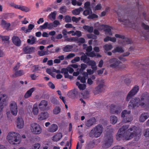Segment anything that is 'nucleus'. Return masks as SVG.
Instances as JSON below:
<instances>
[{
	"mask_svg": "<svg viewBox=\"0 0 149 149\" xmlns=\"http://www.w3.org/2000/svg\"><path fill=\"white\" fill-rule=\"evenodd\" d=\"M128 125H123L119 129L116 136V138L118 141L121 140H129L135 136L139 137L141 134V130L140 128L133 126L129 128Z\"/></svg>",
	"mask_w": 149,
	"mask_h": 149,
	"instance_id": "1",
	"label": "nucleus"
},
{
	"mask_svg": "<svg viewBox=\"0 0 149 149\" xmlns=\"http://www.w3.org/2000/svg\"><path fill=\"white\" fill-rule=\"evenodd\" d=\"M113 130L110 127H108L106 130L104 137V144L103 146L104 148H108L111 146L113 142Z\"/></svg>",
	"mask_w": 149,
	"mask_h": 149,
	"instance_id": "2",
	"label": "nucleus"
},
{
	"mask_svg": "<svg viewBox=\"0 0 149 149\" xmlns=\"http://www.w3.org/2000/svg\"><path fill=\"white\" fill-rule=\"evenodd\" d=\"M120 61L117 58H113L109 59L107 64V67L111 68L116 70H122L125 68L124 64H120Z\"/></svg>",
	"mask_w": 149,
	"mask_h": 149,
	"instance_id": "3",
	"label": "nucleus"
},
{
	"mask_svg": "<svg viewBox=\"0 0 149 149\" xmlns=\"http://www.w3.org/2000/svg\"><path fill=\"white\" fill-rule=\"evenodd\" d=\"M7 139L9 143L12 144H19L21 141L20 135L14 132L8 133L7 136Z\"/></svg>",
	"mask_w": 149,
	"mask_h": 149,
	"instance_id": "4",
	"label": "nucleus"
},
{
	"mask_svg": "<svg viewBox=\"0 0 149 149\" xmlns=\"http://www.w3.org/2000/svg\"><path fill=\"white\" fill-rule=\"evenodd\" d=\"M140 106L145 109L149 107V94L147 92L143 93L141 97Z\"/></svg>",
	"mask_w": 149,
	"mask_h": 149,
	"instance_id": "5",
	"label": "nucleus"
},
{
	"mask_svg": "<svg viewBox=\"0 0 149 149\" xmlns=\"http://www.w3.org/2000/svg\"><path fill=\"white\" fill-rule=\"evenodd\" d=\"M103 131L102 126L99 125L94 127L91 131L89 134L90 137L94 136L96 138L100 137Z\"/></svg>",
	"mask_w": 149,
	"mask_h": 149,
	"instance_id": "6",
	"label": "nucleus"
},
{
	"mask_svg": "<svg viewBox=\"0 0 149 149\" xmlns=\"http://www.w3.org/2000/svg\"><path fill=\"white\" fill-rule=\"evenodd\" d=\"M131 111L125 110L122 111L121 116L123 118L122 122L126 123L130 122L133 120V117L131 115Z\"/></svg>",
	"mask_w": 149,
	"mask_h": 149,
	"instance_id": "7",
	"label": "nucleus"
},
{
	"mask_svg": "<svg viewBox=\"0 0 149 149\" xmlns=\"http://www.w3.org/2000/svg\"><path fill=\"white\" fill-rule=\"evenodd\" d=\"M118 17V21L125 25H126L130 27H133V23L130 22L127 18H125L120 13H117Z\"/></svg>",
	"mask_w": 149,
	"mask_h": 149,
	"instance_id": "8",
	"label": "nucleus"
},
{
	"mask_svg": "<svg viewBox=\"0 0 149 149\" xmlns=\"http://www.w3.org/2000/svg\"><path fill=\"white\" fill-rule=\"evenodd\" d=\"M31 132L35 134H39L41 133L42 129L40 125L36 123L31 124L30 127Z\"/></svg>",
	"mask_w": 149,
	"mask_h": 149,
	"instance_id": "9",
	"label": "nucleus"
},
{
	"mask_svg": "<svg viewBox=\"0 0 149 149\" xmlns=\"http://www.w3.org/2000/svg\"><path fill=\"white\" fill-rule=\"evenodd\" d=\"M95 26L99 30H104L106 32H107L109 35L111 36L112 33L111 32V27L107 25H104L102 24H100L98 23L95 24Z\"/></svg>",
	"mask_w": 149,
	"mask_h": 149,
	"instance_id": "10",
	"label": "nucleus"
},
{
	"mask_svg": "<svg viewBox=\"0 0 149 149\" xmlns=\"http://www.w3.org/2000/svg\"><path fill=\"white\" fill-rule=\"evenodd\" d=\"M139 86L136 85L128 93L127 96L126 100L128 101L135 95L139 91Z\"/></svg>",
	"mask_w": 149,
	"mask_h": 149,
	"instance_id": "11",
	"label": "nucleus"
},
{
	"mask_svg": "<svg viewBox=\"0 0 149 149\" xmlns=\"http://www.w3.org/2000/svg\"><path fill=\"white\" fill-rule=\"evenodd\" d=\"M115 37L117 38H119L121 39V40H119L118 43L120 44H122L123 45L126 44H130L131 43L130 40L127 38H125L124 36L118 34H116Z\"/></svg>",
	"mask_w": 149,
	"mask_h": 149,
	"instance_id": "12",
	"label": "nucleus"
},
{
	"mask_svg": "<svg viewBox=\"0 0 149 149\" xmlns=\"http://www.w3.org/2000/svg\"><path fill=\"white\" fill-rule=\"evenodd\" d=\"M140 99L139 98L135 97L131 101L130 104L129 106L130 109L133 108L135 107L140 106Z\"/></svg>",
	"mask_w": 149,
	"mask_h": 149,
	"instance_id": "13",
	"label": "nucleus"
},
{
	"mask_svg": "<svg viewBox=\"0 0 149 149\" xmlns=\"http://www.w3.org/2000/svg\"><path fill=\"white\" fill-rule=\"evenodd\" d=\"M17 106L16 102H12L10 105V110L11 113L14 116L17 115Z\"/></svg>",
	"mask_w": 149,
	"mask_h": 149,
	"instance_id": "14",
	"label": "nucleus"
},
{
	"mask_svg": "<svg viewBox=\"0 0 149 149\" xmlns=\"http://www.w3.org/2000/svg\"><path fill=\"white\" fill-rule=\"evenodd\" d=\"M121 110V108L119 107L117 105L111 104L110 107V112L112 113H119Z\"/></svg>",
	"mask_w": 149,
	"mask_h": 149,
	"instance_id": "15",
	"label": "nucleus"
},
{
	"mask_svg": "<svg viewBox=\"0 0 149 149\" xmlns=\"http://www.w3.org/2000/svg\"><path fill=\"white\" fill-rule=\"evenodd\" d=\"M7 96L5 94L1 95V109L3 108L7 104Z\"/></svg>",
	"mask_w": 149,
	"mask_h": 149,
	"instance_id": "16",
	"label": "nucleus"
},
{
	"mask_svg": "<svg viewBox=\"0 0 149 149\" xmlns=\"http://www.w3.org/2000/svg\"><path fill=\"white\" fill-rule=\"evenodd\" d=\"M10 5L11 6L16 9L21 10L26 12L29 11L30 10L29 8L26 6L15 4L13 3H11Z\"/></svg>",
	"mask_w": 149,
	"mask_h": 149,
	"instance_id": "17",
	"label": "nucleus"
},
{
	"mask_svg": "<svg viewBox=\"0 0 149 149\" xmlns=\"http://www.w3.org/2000/svg\"><path fill=\"white\" fill-rule=\"evenodd\" d=\"M48 102L45 100H42L38 104L39 109L41 111H45L47 109Z\"/></svg>",
	"mask_w": 149,
	"mask_h": 149,
	"instance_id": "18",
	"label": "nucleus"
},
{
	"mask_svg": "<svg viewBox=\"0 0 149 149\" xmlns=\"http://www.w3.org/2000/svg\"><path fill=\"white\" fill-rule=\"evenodd\" d=\"M49 116V114L48 112L44 111L41 112L38 116L39 120H42L47 119Z\"/></svg>",
	"mask_w": 149,
	"mask_h": 149,
	"instance_id": "19",
	"label": "nucleus"
},
{
	"mask_svg": "<svg viewBox=\"0 0 149 149\" xmlns=\"http://www.w3.org/2000/svg\"><path fill=\"white\" fill-rule=\"evenodd\" d=\"M149 117V113L145 112L141 114L139 118V121L140 122H144Z\"/></svg>",
	"mask_w": 149,
	"mask_h": 149,
	"instance_id": "20",
	"label": "nucleus"
},
{
	"mask_svg": "<svg viewBox=\"0 0 149 149\" xmlns=\"http://www.w3.org/2000/svg\"><path fill=\"white\" fill-rule=\"evenodd\" d=\"M17 127L19 129L23 128L24 126V121L21 117L18 118L16 121Z\"/></svg>",
	"mask_w": 149,
	"mask_h": 149,
	"instance_id": "21",
	"label": "nucleus"
},
{
	"mask_svg": "<svg viewBox=\"0 0 149 149\" xmlns=\"http://www.w3.org/2000/svg\"><path fill=\"white\" fill-rule=\"evenodd\" d=\"M31 116L33 117V116H37L39 113V109L38 107V105L37 104H34L32 108V111H31Z\"/></svg>",
	"mask_w": 149,
	"mask_h": 149,
	"instance_id": "22",
	"label": "nucleus"
},
{
	"mask_svg": "<svg viewBox=\"0 0 149 149\" xmlns=\"http://www.w3.org/2000/svg\"><path fill=\"white\" fill-rule=\"evenodd\" d=\"M35 48L33 47H30L27 46L23 48L24 51L26 54H31L34 52L35 51Z\"/></svg>",
	"mask_w": 149,
	"mask_h": 149,
	"instance_id": "23",
	"label": "nucleus"
},
{
	"mask_svg": "<svg viewBox=\"0 0 149 149\" xmlns=\"http://www.w3.org/2000/svg\"><path fill=\"white\" fill-rule=\"evenodd\" d=\"M58 129V125L55 124H53L48 128V131L50 133H54Z\"/></svg>",
	"mask_w": 149,
	"mask_h": 149,
	"instance_id": "24",
	"label": "nucleus"
},
{
	"mask_svg": "<svg viewBox=\"0 0 149 149\" xmlns=\"http://www.w3.org/2000/svg\"><path fill=\"white\" fill-rule=\"evenodd\" d=\"M13 43L15 45L19 46L21 45V41L19 38L16 36H13L12 38Z\"/></svg>",
	"mask_w": 149,
	"mask_h": 149,
	"instance_id": "25",
	"label": "nucleus"
},
{
	"mask_svg": "<svg viewBox=\"0 0 149 149\" xmlns=\"http://www.w3.org/2000/svg\"><path fill=\"white\" fill-rule=\"evenodd\" d=\"M36 90V88L33 87L28 90L24 95V97L25 98H28L30 97L32 93Z\"/></svg>",
	"mask_w": 149,
	"mask_h": 149,
	"instance_id": "26",
	"label": "nucleus"
},
{
	"mask_svg": "<svg viewBox=\"0 0 149 149\" xmlns=\"http://www.w3.org/2000/svg\"><path fill=\"white\" fill-rule=\"evenodd\" d=\"M2 27L4 29L9 30L10 24L9 23L7 22L5 20H2L1 24Z\"/></svg>",
	"mask_w": 149,
	"mask_h": 149,
	"instance_id": "27",
	"label": "nucleus"
},
{
	"mask_svg": "<svg viewBox=\"0 0 149 149\" xmlns=\"http://www.w3.org/2000/svg\"><path fill=\"white\" fill-rule=\"evenodd\" d=\"M88 64L91 66L92 68L94 70H95L97 69L96 63L94 61L89 60L87 62Z\"/></svg>",
	"mask_w": 149,
	"mask_h": 149,
	"instance_id": "28",
	"label": "nucleus"
},
{
	"mask_svg": "<svg viewBox=\"0 0 149 149\" xmlns=\"http://www.w3.org/2000/svg\"><path fill=\"white\" fill-rule=\"evenodd\" d=\"M62 137V134L61 133H57L53 137V140L55 141H57L61 139Z\"/></svg>",
	"mask_w": 149,
	"mask_h": 149,
	"instance_id": "29",
	"label": "nucleus"
},
{
	"mask_svg": "<svg viewBox=\"0 0 149 149\" xmlns=\"http://www.w3.org/2000/svg\"><path fill=\"white\" fill-rule=\"evenodd\" d=\"M73 48L72 45H67L63 48V50L65 52H70L72 51Z\"/></svg>",
	"mask_w": 149,
	"mask_h": 149,
	"instance_id": "30",
	"label": "nucleus"
},
{
	"mask_svg": "<svg viewBox=\"0 0 149 149\" xmlns=\"http://www.w3.org/2000/svg\"><path fill=\"white\" fill-rule=\"evenodd\" d=\"M111 123L113 124H115L118 121L117 117L115 116H111L110 117Z\"/></svg>",
	"mask_w": 149,
	"mask_h": 149,
	"instance_id": "31",
	"label": "nucleus"
},
{
	"mask_svg": "<svg viewBox=\"0 0 149 149\" xmlns=\"http://www.w3.org/2000/svg\"><path fill=\"white\" fill-rule=\"evenodd\" d=\"M76 84L80 90H84L86 87V86L85 84H81L79 82H77Z\"/></svg>",
	"mask_w": 149,
	"mask_h": 149,
	"instance_id": "32",
	"label": "nucleus"
},
{
	"mask_svg": "<svg viewBox=\"0 0 149 149\" xmlns=\"http://www.w3.org/2000/svg\"><path fill=\"white\" fill-rule=\"evenodd\" d=\"M83 10V8H82L80 7L73 10L72 13L74 15H79L80 12Z\"/></svg>",
	"mask_w": 149,
	"mask_h": 149,
	"instance_id": "33",
	"label": "nucleus"
},
{
	"mask_svg": "<svg viewBox=\"0 0 149 149\" xmlns=\"http://www.w3.org/2000/svg\"><path fill=\"white\" fill-rule=\"evenodd\" d=\"M95 122V119L93 118L88 120L86 123V125L87 126L90 127L93 125Z\"/></svg>",
	"mask_w": 149,
	"mask_h": 149,
	"instance_id": "34",
	"label": "nucleus"
},
{
	"mask_svg": "<svg viewBox=\"0 0 149 149\" xmlns=\"http://www.w3.org/2000/svg\"><path fill=\"white\" fill-rule=\"evenodd\" d=\"M84 29L88 31V32H92L93 31V28L92 26H84L83 27Z\"/></svg>",
	"mask_w": 149,
	"mask_h": 149,
	"instance_id": "35",
	"label": "nucleus"
},
{
	"mask_svg": "<svg viewBox=\"0 0 149 149\" xmlns=\"http://www.w3.org/2000/svg\"><path fill=\"white\" fill-rule=\"evenodd\" d=\"M61 109L59 107H55L53 110V113L55 115L58 114L61 112Z\"/></svg>",
	"mask_w": 149,
	"mask_h": 149,
	"instance_id": "36",
	"label": "nucleus"
},
{
	"mask_svg": "<svg viewBox=\"0 0 149 149\" xmlns=\"http://www.w3.org/2000/svg\"><path fill=\"white\" fill-rule=\"evenodd\" d=\"M112 52L113 53H114L117 52L122 53L124 52V50L122 48L119 47H117L114 50H113Z\"/></svg>",
	"mask_w": 149,
	"mask_h": 149,
	"instance_id": "37",
	"label": "nucleus"
},
{
	"mask_svg": "<svg viewBox=\"0 0 149 149\" xmlns=\"http://www.w3.org/2000/svg\"><path fill=\"white\" fill-rule=\"evenodd\" d=\"M104 84H100L95 88V90L97 91V93L101 92L102 91V88L104 86Z\"/></svg>",
	"mask_w": 149,
	"mask_h": 149,
	"instance_id": "38",
	"label": "nucleus"
},
{
	"mask_svg": "<svg viewBox=\"0 0 149 149\" xmlns=\"http://www.w3.org/2000/svg\"><path fill=\"white\" fill-rule=\"evenodd\" d=\"M24 73L22 70L16 71L14 76L15 77L21 76L24 74Z\"/></svg>",
	"mask_w": 149,
	"mask_h": 149,
	"instance_id": "39",
	"label": "nucleus"
},
{
	"mask_svg": "<svg viewBox=\"0 0 149 149\" xmlns=\"http://www.w3.org/2000/svg\"><path fill=\"white\" fill-rule=\"evenodd\" d=\"M3 42L5 43H8L9 42V37L8 36H1Z\"/></svg>",
	"mask_w": 149,
	"mask_h": 149,
	"instance_id": "40",
	"label": "nucleus"
},
{
	"mask_svg": "<svg viewBox=\"0 0 149 149\" xmlns=\"http://www.w3.org/2000/svg\"><path fill=\"white\" fill-rule=\"evenodd\" d=\"M86 9V10L84 11L83 12V14L85 16H87L88 15H89L92 13V12L91 9Z\"/></svg>",
	"mask_w": 149,
	"mask_h": 149,
	"instance_id": "41",
	"label": "nucleus"
},
{
	"mask_svg": "<svg viewBox=\"0 0 149 149\" xmlns=\"http://www.w3.org/2000/svg\"><path fill=\"white\" fill-rule=\"evenodd\" d=\"M56 14V12L55 11L52 13L49 16V19L52 20L55 19Z\"/></svg>",
	"mask_w": 149,
	"mask_h": 149,
	"instance_id": "42",
	"label": "nucleus"
},
{
	"mask_svg": "<svg viewBox=\"0 0 149 149\" xmlns=\"http://www.w3.org/2000/svg\"><path fill=\"white\" fill-rule=\"evenodd\" d=\"M103 48L105 50L108 51L111 50L113 47L111 44H106L103 46Z\"/></svg>",
	"mask_w": 149,
	"mask_h": 149,
	"instance_id": "43",
	"label": "nucleus"
},
{
	"mask_svg": "<svg viewBox=\"0 0 149 149\" xmlns=\"http://www.w3.org/2000/svg\"><path fill=\"white\" fill-rule=\"evenodd\" d=\"M77 40V38L72 37L69 38H66L65 40V41L68 42H76Z\"/></svg>",
	"mask_w": 149,
	"mask_h": 149,
	"instance_id": "44",
	"label": "nucleus"
},
{
	"mask_svg": "<svg viewBox=\"0 0 149 149\" xmlns=\"http://www.w3.org/2000/svg\"><path fill=\"white\" fill-rule=\"evenodd\" d=\"M102 8V5L101 3H98L93 8V10L95 11L100 10Z\"/></svg>",
	"mask_w": 149,
	"mask_h": 149,
	"instance_id": "45",
	"label": "nucleus"
},
{
	"mask_svg": "<svg viewBox=\"0 0 149 149\" xmlns=\"http://www.w3.org/2000/svg\"><path fill=\"white\" fill-rule=\"evenodd\" d=\"M81 95H82L83 98L86 99L89 97V93L88 91H86L83 93H81Z\"/></svg>",
	"mask_w": 149,
	"mask_h": 149,
	"instance_id": "46",
	"label": "nucleus"
},
{
	"mask_svg": "<svg viewBox=\"0 0 149 149\" xmlns=\"http://www.w3.org/2000/svg\"><path fill=\"white\" fill-rule=\"evenodd\" d=\"M38 54L40 56H42L45 55H47L48 54V50L47 51H41L38 52Z\"/></svg>",
	"mask_w": 149,
	"mask_h": 149,
	"instance_id": "47",
	"label": "nucleus"
},
{
	"mask_svg": "<svg viewBox=\"0 0 149 149\" xmlns=\"http://www.w3.org/2000/svg\"><path fill=\"white\" fill-rule=\"evenodd\" d=\"M34 27V25L32 24H29L28 26V29L26 30L25 33H27L31 31L32 30Z\"/></svg>",
	"mask_w": 149,
	"mask_h": 149,
	"instance_id": "48",
	"label": "nucleus"
},
{
	"mask_svg": "<svg viewBox=\"0 0 149 149\" xmlns=\"http://www.w3.org/2000/svg\"><path fill=\"white\" fill-rule=\"evenodd\" d=\"M81 59L85 63H87L89 60V58H87L86 56L84 55L81 57Z\"/></svg>",
	"mask_w": 149,
	"mask_h": 149,
	"instance_id": "49",
	"label": "nucleus"
},
{
	"mask_svg": "<svg viewBox=\"0 0 149 149\" xmlns=\"http://www.w3.org/2000/svg\"><path fill=\"white\" fill-rule=\"evenodd\" d=\"M86 79L87 78L85 77H81L80 76H79L77 77V79L80 80L81 82L82 83L86 82Z\"/></svg>",
	"mask_w": 149,
	"mask_h": 149,
	"instance_id": "50",
	"label": "nucleus"
},
{
	"mask_svg": "<svg viewBox=\"0 0 149 149\" xmlns=\"http://www.w3.org/2000/svg\"><path fill=\"white\" fill-rule=\"evenodd\" d=\"M69 93L71 95L75 96L78 94V91L76 89H74L69 92Z\"/></svg>",
	"mask_w": 149,
	"mask_h": 149,
	"instance_id": "51",
	"label": "nucleus"
},
{
	"mask_svg": "<svg viewBox=\"0 0 149 149\" xmlns=\"http://www.w3.org/2000/svg\"><path fill=\"white\" fill-rule=\"evenodd\" d=\"M36 40V38L34 37L32 38L31 39H28L27 40V42L30 44H33L35 43Z\"/></svg>",
	"mask_w": 149,
	"mask_h": 149,
	"instance_id": "52",
	"label": "nucleus"
},
{
	"mask_svg": "<svg viewBox=\"0 0 149 149\" xmlns=\"http://www.w3.org/2000/svg\"><path fill=\"white\" fill-rule=\"evenodd\" d=\"M91 3L89 1H87L84 4V8L85 9H91Z\"/></svg>",
	"mask_w": 149,
	"mask_h": 149,
	"instance_id": "53",
	"label": "nucleus"
},
{
	"mask_svg": "<svg viewBox=\"0 0 149 149\" xmlns=\"http://www.w3.org/2000/svg\"><path fill=\"white\" fill-rule=\"evenodd\" d=\"M40 146L39 143H37L33 144L32 147V149H39Z\"/></svg>",
	"mask_w": 149,
	"mask_h": 149,
	"instance_id": "54",
	"label": "nucleus"
},
{
	"mask_svg": "<svg viewBox=\"0 0 149 149\" xmlns=\"http://www.w3.org/2000/svg\"><path fill=\"white\" fill-rule=\"evenodd\" d=\"M80 60V58L79 57L77 56L71 61V62L72 63H74L76 62H79Z\"/></svg>",
	"mask_w": 149,
	"mask_h": 149,
	"instance_id": "55",
	"label": "nucleus"
},
{
	"mask_svg": "<svg viewBox=\"0 0 149 149\" xmlns=\"http://www.w3.org/2000/svg\"><path fill=\"white\" fill-rule=\"evenodd\" d=\"M98 17V16L95 14H91L89 15L88 17V19H93L94 18H97Z\"/></svg>",
	"mask_w": 149,
	"mask_h": 149,
	"instance_id": "56",
	"label": "nucleus"
},
{
	"mask_svg": "<svg viewBox=\"0 0 149 149\" xmlns=\"http://www.w3.org/2000/svg\"><path fill=\"white\" fill-rule=\"evenodd\" d=\"M111 149H126V148L123 146L118 145L114 146Z\"/></svg>",
	"mask_w": 149,
	"mask_h": 149,
	"instance_id": "57",
	"label": "nucleus"
},
{
	"mask_svg": "<svg viewBox=\"0 0 149 149\" xmlns=\"http://www.w3.org/2000/svg\"><path fill=\"white\" fill-rule=\"evenodd\" d=\"M81 68L79 70V71H82L85 70L87 68V65L84 63H81Z\"/></svg>",
	"mask_w": 149,
	"mask_h": 149,
	"instance_id": "58",
	"label": "nucleus"
},
{
	"mask_svg": "<svg viewBox=\"0 0 149 149\" xmlns=\"http://www.w3.org/2000/svg\"><path fill=\"white\" fill-rule=\"evenodd\" d=\"M47 22H45L43 25L40 26V28L41 30H43L47 29Z\"/></svg>",
	"mask_w": 149,
	"mask_h": 149,
	"instance_id": "59",
	"label": "nucleus"
},
{
	"mask_svg": "<svg viewBox=\"0 0 149 149\" xmlns=\"http://www.w3.org/2000/svg\"><path fill=\"white\" fill-rule=\"evenodd\" d=\"M65 20L66 22H71V18L70 16L67 15L65 17Z\"/></svg>",
	"mask_w": 149,
	"mask_h": 149,
	"instance_id": "60",
	"label": "nucleus"
},
{
	"mask_svg": "<svg viewBox=\"0 0 149 149\" xmlns=\"http://www.w3.org/2000/svg\"><path fill=\"white\" fill-rule=\"evenodd\" d=\"M87 36L89 39L92 38L93 39H96L97 38V37L96 36L91 34H88L87 35Z\"/></svg>",
	"mask_w": 149,
	"mask_h": 149,
	"instance_id": "61",
	"label": "nucleus"
},
{
	"mask_svg": "<svg viewBox=\"0 0 149 149\" xmlns=\"http://www.w3.org/2000/svg\"><path fill=\"white\" fill-rule=\"evenodd\" d=\"M85 39L82 38H81L79 39H78L77 38V40L76 41V42L77 43H84L85 42Z\"/></svg>",
	"mask_w": 149,
	"mask_h": 149,
	"instance_id": "62",
	"label": "nucleus"
},
{
	"mask_svg": "<svg viewBox=\"0 0 149 149\" xmlns=\"http://www.w3.org/2000/svg\"><path fill=\"white\" fill-rule=\"evenodd\" d=\"M81 19L80 17H79L78 18H77L75 17H72V20L74 22L76 23H77Z\"/></svg>",
	"mask_w": 149,
	"mask_h": 149,
	"instance_id": "63",
	"label": "nucleus"
},
{
	"mask_svg": "<svg viewBox=\"0 0 149 149\" xmlns=\"http://www.w3.org/2000/svg\"><path fill=\"white\" fill-rule=\"evenodd\" d=\"M144 135L146 137H149V128H147L145 130Z\"/></svg>",
	"mask_w": 149,
	"mask_h": 149,
	"instance_id": "64",
	"label": "nucleus"
}]
</instances>
